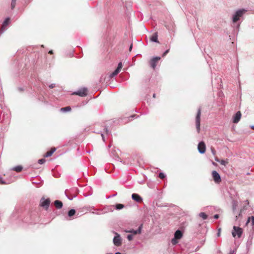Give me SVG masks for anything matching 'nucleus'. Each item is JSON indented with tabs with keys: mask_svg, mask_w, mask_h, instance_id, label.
<instances>
[{
	"mask_svg": "<svg viewBox=\"0 0 254 254\" xmlns=\"http://www.w3.org/2000/svg\"><path fill=\"white\" fill-rule=\"evenodd\" d=\"M45 159H44V158H42V159H39L38 160V163L40 164H42L43 163H44L45 162Z\"/></svg>",
	"mask_w": 254,
	"mask_h": 254,
	"instance_id": "29",
	"label": "nucleus"
},
{
	"mask_svg": "<svg viewBox=\"0 0 254 254\" xmlns=\"http://www.w3.org/2000/svg\"><path fill=\"white\" fill-rule=\"evenodd\" d=\"M18 90H19V91H23V89H22V88H18Z\"/></svg>",
	"mask_w": 254,
	"mask_h": 254,
	"instance_id": "42",
	"label": "nucleus"
},
{
	"mask_svg": "<svg viewBox=\"0 0 254 254\" xmlns=\"http://www.w3.org/2000/svg\"><path fill=\"white\" fill-rule=\"evenodd\" d=\"M115 254H122L121 253H119V252H117Z\"/></svg>",
	"mask_w": 254,
	"mask_h": 254,
	"instance_id": "43",
	"label": "nucleus"
},
{
	"mask_svg": "<svg viewBox=\"0 0 254 254\" xmlns=\"http://www.w3.org/2000/svg\"><path fill=\"white\" fill-rule=\"evenodd\" d=\"M54 204H55V207L57 209H60L63 206V203H62V202L60 201V200H57L55 201Z\"/></svg>",
	"mask_w": 254,
	"mask_h": 254,
	"instance_id": "15",
	"label": "nucleus"
},
{
	"mask_svg": "<svg viewBox=\"0 0 254 254\" xmlns=\"http://www.w3.org/2000/svg\"><path fill=\"white\" fill-rule=\"evenodd\" d=\"M177 239H175V238L174 237L173 239H172V241H171V243H172L173 245H176L177 243H178V241H177Z\"/></svg>",
	"mask_w": 254,
	"mask_h": 254,
	"instance_id": "27",
	"label": "nucleus"
},
{
	"mask_svg": "<svg viewBox=\"0 0 254 254\" xmlns=\"http://www.w3.org/2000/svg\"><path fill=\"white\" fill-rule=\"evenodd\" d=\"M200 115H201V109L199 108L198 109L197 115L196 116V119H195L196 127L197 131L198 133H199L200 131Z\"/></svg>",
	"mask_w": 254,
	"mask_h": 254,
	"instance_id": "3",
	"label": "nucleus"
},
{
	"mask_svg": "<svg viewBox=\"0 0 254 254\" xmlns=\"http://www.w3.org/2000/svg\"><path fill=\"white\" fill-rule=\"evenodd\" d=\"M131 197L132 199L138 202H140L142 200V198L136 193H133L131 195Z\"/></svg>",
	"mask_w": 254,
	"mask_h": 254,
	"instance_id": "14",
	"label": "nucleus"
},
{
	"mask_svg": "<svg viewBox=\"0 0 254 254\" xmlns=\"http://www.w3.org/2000/svg\"><path fill=\"white\" fill-rule=\"evenodd\" d=\"M212 176L214 182L216 183H219L221 181V177L220 175L216 171H213L212 172Z\"/></svg>",
	"mask_w": 254,
	"mask_h": 254,
	"instance_id": "7",
	"label": "nucleus"
},
{
	"mask_svg": "<svg viewBox=\"0 0 254 254\" xmlns=\"http://www.w3.org/2000/svg\"><path fill=\"white\" fill-rule=\"evenodd\" d=\"M68 198L70 199V200H71L72 198H69V197H68Z\"/></svg>",
	"mask_w": 254,
	"mask_h": 254,
	"instance_id": "49",
	"label": "nucleus"
},
{
	"mask_svg": "<svg viewBox=\"0 0 254 254\" xmlns=\"http://www.w3.org/2000/svg\"><path fill=\"white\" fill-rule=\"evenodd\" d=\"M56 151V148H53L51 149V150L47 152L45 155H44V156L45 157H50L51 156H52V155L53 154V153Z\"/></svg>",
	"mask_w": 254,
	"mask_h": 254,
	"instance_id": "16",
	"label": "nucleus"
},
{
	"mask_svg": "<svg viewBox=\"0 0 254 254\" xmlns=\"http://www.w3.org/2000/svg\"><path fill=\"white\" fill-rule=\"evenodd\" d=\"M214 156H215V160L218 162H220V160H219V159L217 156H216V155Z\"/></svg>",
	"mask_w": 254,
	"mask_h": 254,
	"instance_id": "34",
	"label": "nucleus"
},
{
	"mask_svg": "<svg viewBox=\"0 0 254 254\" xmlns=\"http://www.w3.org/2000/svg\"><path fill=\"white\" fill-rule=\"evenodd\" d=\"M127 239L129 240V241H131L133 239V236L132 235H128L127 236Z\"/></svg>",
	"mask_w": 254,
	"mask_h": 254,
	"instance_id": "30",
	"label": "nucleus"
},
{
	"mask_svg": "<svg viewBox=\"0 0 254 254\" xmlns=\"http://www.w3.org/2000/svg\"><path fill=\"white\" fill-rule=\"evenodd\" d=\"M122 67V63L121 62L119 63L117 69L114 72L110 74L109 76L110 78H112L115 76L117 75L120 72Z\"/></svg>",
	"mask_w": 254,
	"mask_h": 254,
	"instance_id": "6",
	"label": "nucleus"
},
{
	"mask_svg": "<svg viewBox=\"0 0 254 254\" xmlns=\"http://www.w3.org/2000/svg\"><path fill=\"white\" fill-rule=\"evenodd\" d=\"M182 237V233L181 231L177 230L176 231L174 234V237L175 239H180Z\"/></svg>",
	"mask_w": 254,
	"mask_h": 254,
	"instance_id": "17",
	"label": "nucleus"
},
{
	"mask_svg": "<svg viewBox=\"0 0 254 254\" xmlns=\"http://www.w3.org/2000/svg\"><path fill=\"white\" fill-rule=\"evenodd\" d=\"M124 207V205L122 204H117L116 205V208L118 210H120Z\"/></svg>",
	"mask_w": 254,
	"mask_h": 254,
	"instance_id": "23",
	"label": "nucleus"
},
{
	"mask_svg": "<svg viewBox=\"0 0 254 254\" xmlns=\"http://www.w3.org/2000/svg\"><path fill=\"white\" fill-rule=\"evenodd\" d=\"M75 214V210L73 209H70L68 212V216L71 217Z\"/></svg>",
	"mask_w": 254,
	"mask_h": 254,
	"instance_id": "20",
	"label": "nucleus"
},
{
	"mask_svg": "<svg viewBox=\"0 0 254 254\" xmlns=\"http://www.w3.org/2000/svg\"><path fill=\"white\" fill-rule=\"evenodd\" d=\"M61 111H63V112H67V111H70L71 108L70 107L68 106V107L61 108Z\"/></svg>",
	"mask_w": 254,
	"mask_h": 254,
	"instance_id": "22",
	"label": "nucleus"
},
{
	"mask_svg": "<svg viewBox=\"0 0 254 254\" xmlns=\"http://www.w3.org/2000/svg\"><path fill=\"white\" fill-rule=\"evenodd\" d=\"M49 53L50 54H52L53 53V51L52 50H51L49 52Z\"/></svg>",
	"mask_w": 254,
	"mask_h": 254,
	"instance_id": "40",
	"label": "nucleus"
},
{
	"mask_svg": "<svg viewBox=\"0 0 254 254\" xmlns=\"http://www.w3.org/2000/svg\"><path fill=\"white\" fill-rule=\"evenodd\" d=\"M0 184H5V182H3L2 181V178L0 176Z\"/></svg>",
	"mask_w": 254,
	"mask_h": 254,
	"instance_id": "36",
	"label": "nucleus"
},
{
	"mask_svg": "<svg viewBox=\"0 0 254 254\" xmlns=\"http://www.w3.org/2000/svg\"><path fill=\"white\" fill-rule=\"evenodd\" d=\"M101 136H102V139L104 141H105V137H104V134L103 133H101Z\"/></svg>",
	"mask_w": 254,
	"mask_h": 254,
	"instance_id": "38",
	"label": "nucleus"
},
{
	"mask_svg": "<svg viewBox=\"0 0 254 254\" xmlns=\"http://www.w3.org/2000/svg\"><path fill=\"white\" fill-rule=\"evenodd\" d=\"M111 254V253H108V254Z\"/></svg>",
	"mask_w": 254,
	"mask_h": 254,
	"instance_id": "51",
	"label": "nucleus"
},
{
	"mask_svg": "<svg viewBox=\"0 0 254 254\" xmlns=\"http://www.w3.org/2000/svg\"><path fill=\"white\" fill-rule=\"evenodd\" d=\"M159 177L161 179H163L164 178H165V175L164 173H160L159 174Z\"/></svg>",
	"mask_w": 254,
	"mask_h": 254,
	"instance_id": "28",
	"label": "nucleus"
},
{
	"mask_svg": "<svg viewBox=\"0 0 254 254\" xmlns=\"http://www.w3.org/2000/svg\"><path fill=\"white\" fill-rule=\"evenodd\" d=\"M243 229L242 228L235 226L233 227L232 234L234 237L237 236L239 238L241 237Z\"/></svg>",
	"mask_w": 254,
	"mask_h": 254,
	"instance_id": "2",
	"label": "nucleus"
},
{
	"mask_svg": "<svg viewBox=\"0 0 254 254\" xmlns=\"http://www.w3.org/2000/svg\"><path fill=\"white\" fill-rule=\"evenodd\" d=\"M247 10L245 9H240L236 10L232 16V22L233 23L237 22L243 17Z\"/></svg>",
	"mask_w": 254,
	"mask_h": 254,
	"instance_id": "1",
	"label": "nucleus"
},
{
	"mask_svg": "<svg viewBox=\"0 0 254 254\" xmlns=\"http://www.w3.org/2000/svg\"><path fill=\"white\" fill-rule=\"evenodd\" d=\"M10 19L7 18L5 19L0 29V33H3L6 29V26L9 22Z\"/></svg>",
	"mask_w": 254,
	"mask_h": 254,
	"instance_id": "11",
	"label": "nucleus"
},
{
	"mask_svg": "<svg viewBox=\"0 0 254 254\" xmlns=\"http://www.w3.org/2000/svg\"><path fill=\"white\" fill-rule=\"evenodd\" d=\"M153 97L154 98H155V94H153Z\"/></svg>",
	"mask_w": 254,
	"mask_h": 254,
	"instance_id": "46",
	"label": "nucleus"
},
{
	"mask_svg": "<svg viewBox=\"0 0 254 254\" xmlns=\"http://www.w3.org/2000/svg\"><path fill=\"white\" fill-rule=\"evenodd\" d=\"M65 193L66 194H67V190H66L65 191Z\"/></svg>",
	"mask_w": 254,
	"mask_h": 254,
	"instance_id": "48",
	"label": "nucleus"
},
{
	"mask_svg": "<svg viewBox=\"0 0 254 254\" xmlns=\"http://www.w3.org/2000/svg\"><path fill=\"white\" fill-rule=\"evenodd\" d=\"M87 92L88 90L86 88H82L74 92L73 94L77 95L81 97H84L87 95Z\"/></svg>",
	"mask_w": 254,
	"mask_h": 254,
	"instance_id": "5",
	"label": "nucleus"
},
{
	"mask_svg": "<svg viewBox=\"0 0 254 254\" xmlns=\"http://www.w3.org/2000/svg\"><path fill=\"white\" fill-rule=\"evenodd\" d=\"M239 26H240V23H239V24H238V25H237V28H238L239 27Z\"/></svg>",
	"mask_w": 254,
	"mask_h": 254,
	"instance_id": "44",
	"label": "nucleus"
},
{
	"mask_svg": "<svg viewBox=\"0 0 254 254\" xmlns=\"http://www.w3.org/2000/svg\"><path fill=\"white\" fill-rule=\"evenodd\" d=\"M241 117V112L240 111L237 112L233 118V123L235 124L238 123L240 121Z\"/></svg>",
	"mask_w": 254,
	"mask_h": 254,
	"instance_id": "13",
	"label": "nucleus"
},
{
	"mask_svg": "<svg viewBox=\"0 0 254 254\" xmlns=\"http://www.w3.org/2000/svg\"><path fill=\"white\" fill-rule=\"evenodd\" d=\"M134 116H135V115H133V116H131V118H133V117H134Z\"/></svg>",
	"mask_w": 254,
	"mask_h": 254,
	"instance_id": "50",
	"label": "nucleus"
},
{
	"mask_svg": "<svg viewBox=\"0 0 254 254\" xmlns=\"http://www.w3.org/2000/svg\"><path fill=\"white\" fill-rule=\"evenodd\" d=\"M142 226V225H140L137 230H134L133 229H131L128 231H126V232L127 233H132L133 235L140 234L141 233Z\"/></svg>",
	"mask_w": 254,
	"mask_h": 254,
	"instance_id": "12",
	"label": "nucleus"
},
{
	"mask_svg": "<svg viewBox=\"0 0 254 254\" xmlns=\"http://www.w3.org/2000/svg\"><path fill=\"white\" fill-rule=\"evenodd\" d=\"M104 129H105V133H106V134H107V135H108V134H109L110 133V131H109V130L107 129V127H105Z\"/></svg>",
	"mask_w": 254,
	"mask_h": 254,
	"instance_id": "31",
	"label": "nucleus"
},
{
	"mask_svg": "<svg viewBox=\"0 0 254 254\" xmlns=\"http://www.w3.org/2000/svg\"><path fill=\"white\" fill-rule=\"evenodd\" d=\"M219 163H220V164L222 165L226 166L228 164V162L224 160H221Z\"/></svg>",
	"mask_w": 254,
	"mask_h": 254,
	"instance_id": "24",
	"label": "nucleus"
},
{
	"mask_svg": "<svg viewBox=\"0 0 254 254\" xmlns=\"http://www.w3.org/2000/svg\"><path fill=\"white\" fill-rule=\"evenodd\" d=\"M212 164H213V165H214V166H216V165H217V164H216V163H215V162H212Z\"/></svg>",
	"mask_w": 254,
	"mask_h": 254,
	"instance_id": "39",
	"label": "nucleus"
},
{
	"mask_svg": "<svg viewBox=\"0 0 254 254\" xmlns=\"http://www.w3.org/2000/svg\"><path fill=\"white\" fill-rule=\"evenodd\" d=\"M215 219H218L219 218V215L218 214H215L214 216Z\"/></svg>",
	"mask_w": 254,
	"mask_h": 254,
	"instance_id": "37",
	"label": "nucleus"
},
{
	"mask_svg": "<svg viewBox=\"0 0 254 254\" xmlns=\"http://www.w3.org/2000/svg\"><path fill=\"white\" fill-rule=\"evenodd\" d=\"M250 218H249V219H248V221L247 223H249V222H250Z\"/></svg>",
	"mask_w": 254,
	"mask_h": 254,
	"instance_id": "47",
	"label": "nucleus"
},
{
	"mask_svg": "<svg viewBox=\"0 0 254 254\" xmlns=\"http://www.w3.org/2000/svg\"><path fill=\"white\" fill-rule=\"evenodd\" d=\"M157 37H158V35H157V33H154L151 37L150 38V40L152 41V42H158V40H157Z\"/></svg>",
	"mask_w": 254,
	"mask_h": 254,
	"instance_id": "18",
	"label": "nucleus"
},
{
	"mask_svg": "<svg viewBox=\"0 0 254 254\" xmlns=\"http://www.w3.org/2000/svg\"><path fill=\"white\" fill-rule=\"evenodd\" d=\"M113 242L116 246H120L122 244L121 237L117 233H116V236L114 238Z\"/></svg>",
	"mask_w": 254,
	"mask_h": 254,
	"instance_id": "9",
	"label": "nucleus"
},
{
	"mask_svg": "<svg viewBox=\"0 0 254 254\" xmlns=\"http://www.w3.org/2000/svg\"><path fill=\"white\" fill-rule=\"evenodd\" d=\"M251 219H252V225H254V217L252 216L251 217Z\"/></svg>",
	"mask_w": 254,
	"mask_h": 254,
	"instance_id": "35",
	"label": "nucleus"
},
{
	"mask_svg": "<svg viewBox=\"0 0 254 254\" xmlns=\"http://www.w3.org/2000/svg\"><path fill=\"white\" fill-rule=\"evenodd\" d=\"M12 170L17 172H20L22 171V167L21 166H17L16 167H14Z\"/></svg>",
	"mask_w": 254,
	"mask_h": 254,
	"instance_id": "19",
	"label": "nucleus"
},
{
	"mask_svg": "<svg viewBox=\"0 0 254 254\" xmlns=\"http://www.w3.org/2000/svg\"><path fill=\"white\" fill-rule=\"evenodd\" d=\"M49 87L50 88H53L55 87V84H50Z\"/></svg>",
	"mask_w": 254,
	"mask_h": 254,
	"instance_id": "33",
	"label": "nucleus"
},
{
	"mask_svg": "<svg viewBox=\"0 0 254 254\" xmlns=\"http://www.w3.org/2000/svg\"><path fill=\"white\" fill-rule=\"evenodd\" d=\"M131 49H132V45H131L130 47H129V51H131Z\"/></svg>",
	"mask_w": 254,
	"mask_h": 254,
	"instance_id": "41",
	"label": "nucleus"
},
{
	"mask_svg": "<svg viewBox=\"0 0 254 254\" xmlns=\"http://www.w3.org/2000/svg\"><path fill=\"white\" fill-rule=\"evenodd\" d=\"M169 50H166L163 54V55L162 56L163 57H165L169 52Z\"/></svg>",
	"mask_w": 254,
	"mask_h": 254,
	"instance_id": "32",
	"label": "nucleus"
},
{
	"mask_svg": "<svg viewBox=\"0 0 254 254\" xmlns=\"http://www.w3.org/2000/svg\"><path fill=\"white\" fill-rule=\"evenodd\" d=\"M199 216L202 218V219L203 220H205L207 219V215L204 212H200L199 214Z\"/></svg>",
	"mask_w": 254,
	"mask_h": 254,
	"instance_id": "21",
	"label": "nucleus"
},
{
	"mask_svg": "<svg viewBox=\"0 0 254 254\" xmlns=\"http://www.w3.org/2000/svg\"><path fill=\"white\" fill-rule=\"evenodd\" d=\"M160 58L159 57L153 58L150 62V66L154 69L156 66V63L160 60Z\"/></svg>",
	"mask_w": 254,
	"mask_h": 254,
	"instance_id": "10",
	"label": "nucleus"
},
{
	"mask_svg": "<svg viewBox=\"0 0 254 254\" xmlns=\"http://www.w3.org/2000/svg\"><path fill=\"white\" fill-rule=\"evenodd\" d=\"M198 151L201 154L204 153L206 150V146L204 142H200L197 146Z\"/></svg>",
	"mask_w": 254,
	"mask_h": 254,
	"instance_id": "8",
	"label": "nucleus"
},
{
	"mask_svg": "<svg viewBox=\"0 0 254 254\" xmlns=\"http://www.w3.org/2000/svg\"><path fill=\"white\" fill-rule=\"evenodd\" d=\"M50 204V200L49 198L45 199L42 197L40 200V205L46 210H47Z\"/></svg>",
	"mask_w": 254,
	"mask_h": 254,
	"instance_id": "4",
	"label": "nucleus"
},
{
	"mask_svg": "<svg viewBox=\"0 0 254 254\" xmlns=\"http://www.w3.org/2000/svg\"><path fill=\"white\" fill-rule=\"evenodd\" d=\"M210 149H211V151L212 154L214 156H215L216 154V150H215L214 148L213 147H211Z\"/></svg>",
	"mask_w": 254,
	"mask_h": 254,
	"instance_id": "26",
	"label": "nucleus"
},
{
	"mask_svg": "<svg viewBox=\"0 0 254 254\" xmlns=\"http://www.w3.org/2000/svg\"><path fill=\"white\" fill-rule=\"evenodd\" d=\"M251 128H252V129H254V126H252V127H251Z\"/></svg>",
	"mask_w": 254,
	"mask_h": 254,
	"instance_id": "45",
	"label": "nucleus"
},
{
	"mask_svg": "<svg viewBox=\"0 0 254 254\" xmlns=\"http://www.w3.org/2000/svg\"><path fill=\"white\" fill-rule=\"evenodd\" d=\"M16 4V0H12L11 3V6L12 8H13Z\"/></svg>",
	"mask_w": 254,
	"mask_h": 254,
	"instance_id": "25",
	"label": "nucleus"
}]
</instances>
